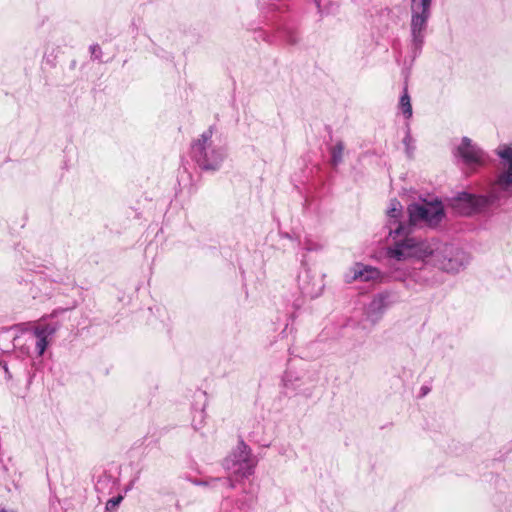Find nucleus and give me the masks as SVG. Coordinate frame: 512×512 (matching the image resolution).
<instances>
[{"label":"nucleus","mask_w":512,"mask_h":512,"mask_svg":"<svg viewBox=\"0 0 512 512\" xmlns=\"http://www.w3.org/2000/svg\"><path fill=\"white\" fill-rule=\"evenodd\" d=\"M256 464L257 460L252 455L251 449L243 440H240L236 448L223 461V467L229 474V477L212 478L210 481H199L197 484L215 486L217 483H220L232 489L235 487L234 478L238 480L249 477L254 473Z\"/></svg>","instance_id":"nucleus-1"},{"label":"nucleus","mask_w":512,"mask_h":512,"mask_svg":"<svg viewBox=\"0 0 512 512\" xmlns=\"http://www.w3.org/2000/svg\"><path fill=\"white\" fill-rule=\"evenodd\" d=\"M402 237V239H397L393 246L387 248L386 254L389 259L404 261L408 258H417L433 265L436 251L440 247L438 243L419 240L410 237L409 234Z\"/></svg>","instance_id":"nucleus-2"},{"label":"nucleus","mask_w":512,"mask_h":512,"mask_svg":"<svg viewBox=\"0 0 512 512\" xmlns=\"http://www.w3.org/2000/svg\"><path fill=\"white\" fill-rule=\"evenodd\" d=\"M213 133L214 126H210L191 144V158L203 170L218 169L225 157L224 149L214 144Z\"/></svg>","instance_id":"nucleus-3"},{"label":"nucleus","mask_w":512,"mask_h":512,"mask_svg":"<svg viewBox=\"0 0 512 512\" xmlns=\"http://www.w3.org/2000/svg\"><path fill=\"white\" fill-rule=\"evenodd\" d=\"M432 0H411L410 53L411 62L420 54L425 41Z\"/></svg>","instance_id":"nucleus-4"},{"label":"nucleus","mask_w":512,"mask_h":512,"mask_svg":"<svg viewBox=\"0 0 512 512\" xmlns=\"http://www.w3.org/2000/svg\"><path fill=\"white\" fill-rule=\"evenodd\" d=\"M409 225L424 223L430 227L437 226L444 217L442 202L434 200L425 203H412L407 207Z\"/></svg>","instance_id":"nucleus-5"},{"label":"nucleus","mask_w":512,"mask_h":512,"mask_svg":"<svg viewBox=\"0 0 512 512\" xmlns=\"http://www.w3.org/2000/svg\"><path fill=\"white\" fill-rule=\"evenodd\" d=\"M469 261L468 255L452 244H442L436 251L433 265L442 271L454 273L460 271Z\"/></svg>","instance_id":"nucleus-6"},{"label":"nucleus","mask_w":512,"mask_h":512,"mask_svg":"<svg viewBox=\"0 0 512 512\" xmlns=\"http://www.w3.org/2000/svg\"><path fill=\"white\" fill-rule=\"evenodd\" d=\"M486 204V197L476 196L467 192H460L450 199V206L454 212L464 216L472 215Z\"/></svg>","instance_id":"nucleus-7"},{"label":"nucleus","mask_w":512,"mask_h":512,"mask_svg":"<svg viewBox=\"0 0 512 512\" xmlns=\"http://www.w3.org/2000/svg\"><path fill=\"white\" fill-rule=\"evenodd\" d=\"M458 155L465 164H483L485 161L484 152L473 145L468 137H463L461 145L457 148Z\"/></svg>","instance_id":"nucleus-8"},{"label":"nucleus","mask_w":512,"mask_h":512,"mask_svg":"<svg viewBox=\"0 0 512 512\" xmlns=\"http://www.w3.org/2000/svg\"><path fill=\"white\" fill-rule=\"evenodd\" d=\"M387 215V228L389 229V235L392 236L395 241L397 240L398 237L410 234V225L400 221V218L402 216V209L388 208Z\"/></svg>","instance_id":"nucleus-9"},{"label":"nucleus","mask_w":512,"mask_h":512,"mask_svg":"<svg viewBox=\"0 0 512 512\" xmlns=\"http://www.w3.org/2000/svg\"><path fill=\"white\" fill-rule=\"evenodd\" d=\"M500 158L507 161L508 166L497 178L495 185L501 190H508L512 186V147L503 146L502 149L497 150Z\"/></svg>","instance_id":"nucleus-10"},{"label":"nucleus","mask_w":512,"mask_h":512,"mask_svg":"<svg viewBox=\"0 0 512 512\" xmlns=\"http://www.w3.org/2000/svg\"><path fill=\"white\" fill-rule=\"evenodd\" d=\"M57 330V324H46L34 328L33 335L36 338L35 348L38 356H42L44 354L49 344L48 338L53 336Z\"/></svg>","instance_id":"nucleus-11"},{"label":"nucleus","mask_w":512,"mask_h":512,"mask_svg":"<svg viewBox=\"0 0 512 512\" xmlns=\"http://www.w3.org/2000/svg\"><path fill=\"white\" fill-rule=\"evenodd\" d=\"M353 279L361 280L364 282L376 281L381 279V272L372 266L356 264Z\"/></svg>","instance_id":"nucleus-12"},{"label":"nucleus","mask_w":512,"mask_h":512,"mask_svg":"<svg viewBox=\"0 0 512 512\" xmlns=\"http://www.w3.org/2000/svg\"><path fill=\"white\" fill-rule=\"evenodd\" d=\"M253 501V496L245 497L240 503H234L232 499L225 498L220 506V512H248L249 506Z\"/></svg>","instance_id":"nucleus-13"},{"label":"nucleus","mask_w":512,"mask_h":512,"mask_svg":"<svg viewBox=\"0 0 512 512\" xmlns=\"http://www.w3.org/2000/svg\"><path fill=\"white\" fill-rule=\"evenodd\" d=\"M283 385L287 391L294 392L298 394L301 392L300 390V379L294 375L291 371H286L283 376Z\"/></svg>","instance_id":"nucleus-14"},{"label":"nucleus","mask_w":512,"mask_h":512,"mask_svg":"<svg viewBox=\"0 0 512 512\" xmlns=\"http://www.w3.org/2000/svg\"><path fill=\"white\" fill-rule=\"evenodd\" d=\"M399 109L406 119H410L412 117V105L407 85L403 88V93L399 100Z\"/></svg>","instance_id":"nucleus-15"},{"label":"nucleus","mask_w":512,"mask_h":512,"mask_svg":"<svg viewBox=\"0 0 512 512\" xmlns=\"http://www.w3.org/2000/svg\"><path fill=\"white\" fill-rule=\"evenodd\" d=\"M387 304V296L378 294L376 295L368 306V314H381Z\"/></svg>","instance_id":"nucleus-16"},{"label":"nucleus","mask_w":512,"mask_h":512,"mask_svg":"<svg viewBox=\"0 0 512 512\" xmlns=\"http://www.w3.org/2000/svg\"><path fill=\"white\" fill-rule=\"evenodd\" d=\"M344 143L342 141H338L333 147L330 149L331 154V163L333 166H338L343 161V152H344Z\"/></svg>","instance_id":"nucleus-17"},{"label":"nucleus","mask_w":512,"mask_h":512,"mask_svg":"<svg viewBox=\"0 0 512 512\" xmlns=\"http://www.w3.org/2000/svg\"><path fill=\"white\" fill-rule=\"evenodd\" d=\"M278 37L292 45L296 44L298 41L297 32L287 26L278 31Z\"/></svg>","instance_id":"nucleus-18"},{"label":"nucleus","mask_w":512,"mask_h":512,"mask_svg":"<svg viewBox=\"0 0 512 512\" xmlns=\"http://www.w3.org/2000/svg\"><path fill=\"white\" fill-rule=\"evenodd\" d=\"M412 143H413V138L410 134L409 126H407V132L403 139V144L405 145L406 153L408 154L409 157L412 155L413 150H414V146H412Z\"/></svg>","instance_id":"nucleus-19"},{"label":"nucleus","mask_w":512,"mask_h":512,"mask_svg":"<svg viewBox=\"0 0 512 512\" xmlns=\"http://www.w3.org/2000/svg\"><path fill=\"white\" fill-rule=\"evenodd\" d=\"M122 499H123L122 496H116V497L109 499L106 503V509L108 511H113L120 504Z\"/></svg>","instance_id":"nucleus-20"},{"label":"nucleus","mask_w":512,"mask_h":512,"mask_svg":"<svg viewBox=\"0 0 512 512\" xmlns=\"http://www.w3.org/2000/svg\"><path fill=\"white\" fill-rule=\"evenodd\" d=\"M91 57L96 60H100L102 56L101 47L98 44H93L90 46Z\"/></svg>","instance_id":"nucleus-21"},{"label":"nucleus","mask_w":512,"mask_h":512,"mask_svg":"<svg viewBox=\"0 0 512 512\" xmlns=\"http://www.w3.org/2000/svg\"><path fill=\"white\" fill-rule=\"evenodd\" d=\"M0 367H1V370L4 371V374H5V378L7 380H11L12 379V374L11 372L9 371V368H8V365L5 361L3 360H0Z\"/></svg>","instance_id":"nucleus-22"},{"label":"nucleus","mask_w":512,"mask_h":512,"mask_svg":"<svg viewBox=\"0 0 512 512\" xmlns=\"http://www.w3.org/2000/svg\"><path fill=\"white\" fill-rule=\"evenodd\" d=\"M389 208H398V209H402V205H401V203H400L397 199H392V200L390 201Z\"/></svg>","instance_id":"nucleus-23"},{"label":"nucleus","mask_w":512,"mask_h":512,"mask_svg":"<svg viewBox=\"0 0 512 512\" xmlns=\"http://www.w3.org/2000/svg\"><path fill=\"white\" fill-rule=\"evenodd\" d=\"M301 290H302V293L305 295V296H309V297H314L316 295V293H314L312 290H310L309 288L307 287H301Z\"/></svg>","instance_id":"nucleus-24"},{"label":"nucleus","mask_w":512,"mask_h":512,"mask_svg":"<svg viewBox=\"0 0 512 512\" xmlns=\"http://www.w3.org/2000/svg\"><path fill=\"white\" fill-rule=\"evenodd\" d=\"M319 248L320 247L317 244L312 245L310 242H307L306 246H305V249L308 250V251L317 250Z\"/></svg>","instance_id":"nucleus-25"},{"label":"nucleus","mask_w":512,"mask_h":512,"mask_svg":"<svg viewBox=\"0 0 512 512\" xmlns=\"http://www.w3.org/2000/svg\"><path fill=\"white\" fill-rule=\"evenodd\" d=\"M269 8H271V9H279L280 6L278 4H276L275 2H271V3H269Z\"/></svg>","instance_id":"nucleus-26"},{"label":"nucleus","mask_w":512,"mask_h":512,"mask_svg":"<svg viewBox=\"0 0 512 512\" xmlns=\"http://www.w3.org/2000/svg\"><path fill=\"white\" fill-rule=\"evenodd\" d=\"M421 391H422V395H426V394L429 392V388H427V387H422V388H421Z\"/></svg>","instance_id":"nucleus-27"},{"label":"nucleus","mask_w":512,"mask_h":512,"mask_svg":"<svg viewBox=\"0 0 512 512\" xmlns=\"http://www.w3.org/2000/svg\"><path fill=\"white\" fill-rule=\"evenodd\" d=\"M198 415H199V417H200V423H201V422H202V419H203V417H204V411H203V410L199 411V412H198Z\"/></svg>","instance_id":"nucleus-28"},{"label":"nucleus","mask_w":512,"mask_h":512,"mask_svg":"<svg viewBox=\"0 0 512 512\" xmlns=\"http://www.w3.org/2000/svg\"><path fill=\"white\" fill-rule=\"evenodd\" d=\"M0 512H15V511L12 509L1 508Z\"/></svg>","instance_id":"nucleus-29"}]
</instances>
